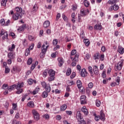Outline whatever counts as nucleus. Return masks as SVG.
<instances>
[{"label": "nucleus", "instance_id": "obj_29", "mask_svg": "<svg viewBox=\"0 0 124 124\" xmlns=\"http://www.w3.org/2000/svg\"><path fill=\"white\" fill-rule=\"evenodd\" d=\"M71 17L72 19L71 20L73 23H75V20H76V15H75V13H73L71 15Z\"/></svg>", "mask_w": 124, "mask_h": 124}, {"label": "nucleus", "instance_id": "obj_12", "mask_svg": "<svg viewBox=\"0 0 124 124\" xmlns=\"http://www.w3.org/2000/svg\"><path fill=\"white\" fill-rule=\"evenodd\" d=\"M80 75L81 77H87V76H88V72H87V70H86V69L83 68L81 70V73Z\"/></svg>", "mask_w": 124, "mask_h": 124}, {"label": "nucleus", "instance_id": "obj_57", "mask_svg": "<svg viewBox=\"0 0 124 124\" xmlns=\"http://www.w3.org/2000/svg\"><path fill=\"white\" fill-rule=\"evenodd\" d=\"M93 82H90L88 84V88L90 89H93Z\"/></svg>", "mask_w": 124, "mask_h": 124}, {"label": "nucleus", "instance_id": "obj_54", "mask_svg": "<svg viewBox=\"0 0 124 124\" xmlns=\"http://www.w3.org/2000/svg\"><path fill=\"white\" fill-rule=\"evenodd\" d=\"M61 13H58L57 16H56V21H59V20L60 19V18L61 17Z\"/></svg>", "mask_w": 124, "mask_h": 124}, {"label": "nucleus", "instance_id": "obj_35", "mask_svg": "<svg viewBox=\"0 0 124 124\" xmlns=\"http://www.w3.org/2000/svg\"><path fill=\"white\" fill-rule=\"evenodd\" d=\"M39 91H40V88L39 87H37L34 91H33L32 92V94H33L34 95L35 94H36V93H38V92H39Z\"/></svg>", "mask_w": 124, "mask_h": 124}, {"label": "nucleus", "instance_id": "obj_41", "mask_svg": "<svg viewBox=\"0 0 124 124\" xmlns=\"http://www.w3.org/2000/svg\"><path fill=\"white\" fill-rule=\"evenodd\" d=\"M84 43H85L86 46H89V45H90V41L89 40V39H85L84 40Z\"/></svg>", "mask_w": 124, "mask_h": 124}, {"label": "nucleus", "instance_id": "obj_51", "mask_svg": "<svg viewBox=\"0 0 124 124\" xmlns=\"http://www.w3.org/2000/svg\"><path fill=\"white\" fill-rule=\"evenodd\" d=\"M48 74L47 73V71L46 70H45L43 73V76L44 78H46V77H47Z\"/></svg>", "mask_w": 124, "mask_h": 124}, {"label": "nucleus", "instance_id": "obj_19", "mask_svg": "<svg viewBox=\"0 0 124 124\" xmlns=\"http://www.w3.org/2000/svg\"><path fill=\"white\" fill-rule=\"evenodd\" d=\"M81 111L84 113V115H87L89 114V112H88V109H87L86 106H84L82 108Z\"/></svg>", "mask_w": 124, "mask_h": 124}, {"label": "nucleus", "instance_id": "obj_24", "mask_svg": "<svg viewBox=\"0 0 124 124\" xmlns=\"http://www.w3.org/2000/svg\"><path fill=\"white\" fill-rule=\"evenodd\" d=\"M27 106L30 108H33L34 107V103L33 101H30L28 103Z\"/></svg>", "mask_w": 124, "mask_h": 124}, {"label": "nucleus", "instance_id": "obj_18", "mask_svg": "<svg viewBox=\"0 0 124 124\" xmlns=\"http://www.w3.org/2000/svg\"><path fill=\"white\" fill-rule=\"evenodd\" d=\"M122 67L123 62H119L116 66V69H117V70H121Z\"/></svg>", "mask_w": 124, "mask_h": 124}, {"label": "nucleus", "instance_id": "obj_21", "mask_svg": "<svg viewBox=\"0 0 124 124\" xmlns=\"http://www.w3.org/2000/svg\"><path fill=\"white\" fill-rule=\"evenodd\" d=\"M15 11H16V12H17V13H18V14H20L21 15V13H22L23 10L21 7H16L15 8Z\"/></svg>", "mask_w": 124, "mask_h": 124}, {"label": "nucleus", "instance_id": "obj_27", "mask_svg": "<svg viewBox=\"0 0 124 124\" xmlns=\"http://www.w3.org/2000/svg\"><path fill=\"white\" fill-rule=\"evenodd\" d=\"M33 82L34 84H36V80H33L32 79L30 78L28 80L29 85H32V84H33Z\"/></svg>", "mask_w": 124, "mask_h": 124}, {"label": "nucleus", "instance_id": "obj_39", "mask_svg": "<svg viewBox=\"0 0 124 124\" xmlns=\"http://www.w3.org/2000/svg\"><path fill=\"white\" fill-rule=\"evenodd\" d=\"M95 104L97 107H100V104H101V102L99 100H96Z\"/></svg>", "mask_w": 124, "mask_h": 124}, {"label": "nucleus", "instance_id": "obj_31", "mask_svg": "<svg viewBox=\"0 0 124 124\" xmlns=\"http://www.w3.org/2000/svg\"><path fill=\"white\" fill-rule=\"evenodd\" d=\"M77 85L78 89H81V88H82V82H81V80H78L77 81Z\"/></svg>", "mask_w": 124, "mask_h": 124}, {"label": "nucleus", "instance_id": "obj_36", "mask_svg": "<svg viewBox=\"0 0 124 124\" xmlns=\"http://www.w3.org/2000/svg\"><path fill=\"white\" fill-rule=\"evenodd\" d=\"M3 35L4 36L2 38L3 40H4V39H8V33H7V32H5Z\"/></svg>", "mask_w": 124, "mask_h": 124}, {"label": "nucleus", "instance_id": "obj_63", "mask_svg": "<svg viewBox=\"0 0 124 124\" xmlns=\"http://www.w3.org/2000/svg\"><path fill=\"white\" fill-rule=\"evenodd\" d=\"M120 34V32H119L117 30H116L115 31H114V35H115V36H118Z\"/></svg>", "mask_w": 124, "mask_h": 124}, {"label": "nucleus", "instance_id": "obj_1", "mask_svg": "<svg viewBox=\"0 0 124 124\" xmlns=\"http://www.w3.org/2000/svg\"><path fill=\"white\" fill-rule=\"evenodd\" d=\"M46 45V46H45ZM49 44L47 42V41L45 42V44H44L41 48V52L40 54V57L41 59H43L45 57V54L47 52V49L49 48Z\"/></svg>", "mask_w": 124, "mask_h": 124}, {"label": "nucleus", "instance_id": "obj_49", "mask_svg": "<svg viewBox=\"0 0 124 124\" xmlns=\"http://www.w3.org/2000/svg\"><path fill=\"white\" fill-rule=\"evenodd\" d=\"M9 72H10V69L8 68V67L6 66L5 69V73L7 74L8 73H9Z\"/></svg>", "mask_w": 124, "mask_h": 124}, {"label": "nucleus", "instance_id": "obj_47", "mask_svg": "<svg viewBox=\"0 0 124 124\" xmlns=\"http://www.w3.org/2000/svg\"><path fill=\"white\" fill-rule=\"evenodd\" d=\"M11 21H10V19H8L7 21L5 22V24L4 26H8L9 25H10V23Z\"/></svg>", "mask_w": 124, "mask_h": 124}, {"label": "nucleus", "instance_id": "obj_3", "mask_svg": "<svg viewBox=\"0 0 124 124\" xmlns=\"http://www.w3.org/2000/svg\"><path fill=\"white\" fill-rule=\"evenodd\" d=\"M48 75L49 77L48 78V81L49 82H52V81H54L55 80V75L56 73L54 71L53 69H50L48 72Z\"/></svg>", "mask_w": 124, "mask_h": 124}, {"label": "nucleus", "instance_id": "obj_22", "mask_svg": "<svg viewBox=\"0 0 124 124\" xmlns=\"http://www.w3.org/2000/svg\"><path fill=\"white\" fill-rule=\"evenodd\" d=\"M118 53H120V55H123L124 53V47L119 46L118 48Z\"/></svg>", "mask_w": 124, "mask_h": 124}, {"label": "nucleus", "instance_id": "obj_11", "mask_svg": "<svg viewBox=\"0 0 124 124\" xmlns=\"http://www.w3.org/2000/svg\"><path fill=\"white\" fill-rule=\"evenodd\" d=\"M26 28H27L26 24H23L17 28V31H19V32H22V31H25Z\"/></svg>", "mask_w": 124, "mask_h": 124}, {"label": "nucleus", "instance_id": "obj_61", "mask_svg": "<svg viewBox=\"0 0 124 124\" xmlns=\"http://www.w3.org/2000/svg\"><path fill=\"white\" fill-rule=\"evenodd\" d=\"M43 118L46 119V120H47V119H49V115L48 114H46L44 115L43 116Z\"/></svg>", "mask_w": 124, "mask_h": 124}, {"label": "nucleus", "instance_id": "obj_26", "mask_svg": "<svg viewBox=\"0 0 124 124\" xmlns=\"http://www.w3.org/2000/svg\"><path fill=\"white\" fill-rule=\"evenodd\" d=\"M94 30H99V31H101V29H102V26L99 24H96L94 27Z\"/></svg>", "mask_w": 124, "mask_h": 124}, {"label": "nucleus", "instance_id": "obj_58", "mask_svg": "<svg viewBox=\"0 0 124 124\" xmlns=\"http://www.w3.org/2000/svg\"><path fill=\"white\" fill-rule=\"evenodd\" d=\"M62 17L64 21H67V16H65L64 14H62Z\"/></svg>", "mask_w": 124, "mask_h": 124}, {"label": "nucleus", "instance_id": "obj_48", "mask_svg": "<svg viewBox=\"0 0 124 124\" xmlns=\"http://www.w3.org/2000/svg\"><path fill=\"white\" fill-rule=\"evenodd\" d=\"M27 97H28V94H25L23 95L22 96V98L21 99V101H22V102H24V101H25V99H26V98H27Z\"/></svg>", "mask_w": 124, "mask_h": 124}, {"label": "nucleus", "instance_id": "obj_23", "mask_svg": "<svg viewBox=\"0 0 124 124\" xmlns=\"http://www.w3.org/2000/svg\"><path fill=\"white\" fill-rule=\"evenodd\" d=\"M118 2L119 0H109L108 2L109 4H116Z\"/></svg>", "mask_w": 124, "mask_h": 124}, {"label": "nucleus", "instance_id": "obj_33", "mask_svg": "<svg viewBox=\"0 0 124 124\" xmlns=\"http://www.w3.org/2000/svg\"><path fill=\"white\" fill-rule=\"evenodd\" d=\"M84 6H85V7H89V6H90V2H89L88 0H84Z\"/></svg>", "mask_w": 124, "mask_h": 124}, {"label": "nucleus", "instance_id": "obj_25", "mask_svg": "<svg viewBox=\"0 0 124 124\" xmlns=\"http://www.w3.org/2000/svg\"><path fill=\"white\" fill-rule=\"evenodd\" d=\"M49 26H50V21H49L48 20H46L44 22V28H45L46 29H47V28H48V27H49Z\"/></svg>", "mask_w": 124, "mask_h": 124}, {"label": "nucleus", "instance_id": "obj_62", "mask_svg": "<svg viewBox=\"0 0 124 124\" xmlns=\"http://www.w3.org/2000/svg\"><path fill=\"white\" fill-rule=\"evenodd\" d=\"M66 114H67V115H69V116H71V115H72V111L70 110H66Z\"/></svg>", "mask_w": 124, "mask_h": 124}, {"label": "nucleus", "instance_id": "obj_52", "mask_svg": "<svg viewBox=\"0 0 124 124\" xmlns=\"http://www.w3.org/2000/svg\"><path fill=\"white\" fill-rule=\"evenodd\" d=\"M12 105H13V110H17V107H18L17 104L13 103Z\"/></svg>", "mask_w": 124, "mask_h": 124}, {"label": "nucleus", "instance_id": "obj_16", "mask_svg": "<svg viewBox=\"0 0 124 124\" xmlns=\"http://www.w3.org/2000/svg\"><path fill=\"white\" fill-rule=\"evenodd\" d=\"M88 71L90 74V76L92 78H93L94 77L93 76V67L91 66H89L88 67Z\"/></svg>", "mask_w": 124, "mask_h": 124}, {"label": "nucleus", "instance_id": "obj_43", "mask_svg": "<svg viewBox=\"0 0 124 124\" xmlns=\"http://www.w3.org/2000/svg\"><path fill=\"white\" fill-rule=\"evenodd\" d=\"M82 16H80V15H78V23H82V22H83V20L82 19V17H81Z\"/></svg>", "mask_w": 124, "mask_h": 124}, {"label": "nucleus", "instance_id": "obj_46", "mask_svg": "<svg viewBox=\"0 0 124 124\" xmlns=\"http://www.w3.org/2000/svg\"><path fill=\"white\" fill-rule=\"evenodd\" d=\"M66 74L67 76H69L71 74V69L70 68H68Z\"/></svg>", "mask_w": 124, "mask_h": 124}, {"label": "nucleus", "instance_id": "obj_14", "mask_svg": "<svg viewBox=\"0 0 124 124\" xmlns=\"http://www.w3.org/2000/svg\"><path fill=\"white\" fill-rule=\"evenodd\" d=\"M24 82L18 83L17 84H15L16 89H22L24 87Z\"/></svg>", "mask_w": 124, "mask_h": 124}, {"label": "nucleus", "instance_id": "obj_7", "mask_svg": "<svg viewBox=\"0 0 124 124\" xmlns=\"http://www.w3.org/2000/svg\"><path fill=\"white\" fill-rule=\"evenodd\" d=\"M22 18V15L18 13H16L13 15V20L16 21L18 19H21Z\"/></svg>", "mask_w": 124, "mask_h": 124}, {"label": "nucleus", "instance_id": "obj_55", "mask_svg": "<svg viewBox=\"0 0 124 124\" xmlns=\"http://www.w3.org/2000/svg\"><path fill=\"white\" fill-rule=\"evenodd\" d=\"M52 44L54 46H56L57 44H58V40L57 39H55L54 40H53Z\"/></svg>", "mask_w": 124, "mask_h": 124}, {"label": "nucleus", "instance_id": "obj_5", "mask_svg": "<svg viewBox=\"0 0 124 124\" xmlns=\"http://www.w3.org/2000/svg\"><path fill=\"white\" fill-rule=\"evenodd\" d=\"M32 113L33 115L34 119L35 121H39L40 119V115L38 112L35 109H33L32 110Z\"/></svg>", "mask_w": 124, "mask_h": 124}, {"label": "nucleus", "instance_id": "obj_13", "mask_svg": "<svg viewBox=\"0 0 124 124\" xmlns=\"http://www.w3.org/2000/svg\"><path fill=\"white\" fill-rule=\"evenodd\" d=\"M58 61L59 62V63H58L59 66H60V67L62 66V65H63V63L64 62V60L63 59V58H58Z\"/></svg>", "mask_w": 124, "mask_h": 124}, {"label": "nucleus", "instance_id": "obj_53", "mask_svg": "<svg viewBox=\"0 0 124 124\" xmlns=\"http://www.w3.org/2000/svg\"><path fill=\"white\" fill-rule=\"evenodd\" d=\"M0 24L1 25V26H4V25L5 24V20H4V18H2V19H1V20L0 21Z\"/></svg>", "mask_w": 124, "mask_h": 124}, {"label": "nucleus", "instance_id": "obj_28", "mask_svg": "<svg viewBox=\"0 0 124 124\" xmlns=\"http://www.w3.org/2000/svg\"><path fill=\"white\" fill-rule=\"evenodd\" d=\"M14 89H16L15 84L10 86L7 88V90L9 92H12Z\"/></svg>", "mask_w": 124, "mask_h": 124}, {"label": "nucleus", "instance_id": "obj_15", "mask_svg": "<svg viewBox=\"0 0 124 124\" xmlns=\"http://www.w3.org/2000/svg\"><path fill=\"white\" fill-rule=\"evenodd\" d=\"M15 48H16V46L14 44H12L11 46H9L8 51H10V52H14L15 51Z\"/></svg>", "mask_w": 124, "mask_h": 124}, {"label": "nucleus", "instance_id": "obj_37", "mask_svg": "<svg viewBox=\"0 0 124 124\" xmlns=\"http://www.w3.org/2000/svg\"><path fill=\"white\" fill-rule=\"evenodd\" d=\"M100 58V55H99V53H96L94 54L93 57L94 60H98Z\"/></svg>", "mask_w": 124, "mask_h": 124}, {"label": "nucleus", "instance_id": "obj_44", "mask_svg": "<svg viewBox=\"0 0 124 124\" xmlns=\"http://www.w3.org/2000/svg\"><path fill=\"white\" fill-rule=\"evenodd\" d=\"M22 44L24 47H27V46H28V42H27V40L24 39L22 42Z\"/></svg>", "mask_w": 124, "mask_h": 124}, {"label": "nucleus", "instance_id": "obj_60", "mask_svg": "<svg viewBox=\"0 0 124 124\" xmlns=\"http://www.w3.org/2000/svg\"><path fill=\"white\" fill-rule=\"evenodd\" d=\"M95 120L97 121H99L100 120V116L99 115H95Z\"/></svg>", "mask_w": 124, "mask_h": 124}, {"label": "nucleus", "instance_id": "obj_10", "mask_svg": "<svg viewBox=\"0 0 124 124\" xmlns=\"http://www.w3.org/2000/svg\"><path fill=\"white\" fill-rule=\"evenodd\" d=\"M7 57L11 60H14L15 59V53L13 52H9Z\"/></svg>", "mask_w": 124, "mask_h": 124}, {"label": "nucleus", "instance_id": "obj_38", "mask_svg": "<svg viewBox=\"0 0 124 124\" xmlns=\"http://www.w3.org/2000/svg\"><path fill=\"white\" fill-rule=\"evenodd\" d=\"M28 39L30 41H34L35 40V37L31 36V35H29L28 36Z\"/></svg>", "mask_w": 124, "mask_h": 124}, {"label": "nucleus", "instance_id": "obj_40", "mask_svg": "<svg viewBox=\"0 0 124 124\" xmlns=\"http://www.w3.org/2000/svg\"><path fill=\"white\" fill-rule=\"evenodd\" d=\"M37 9H38V7H37V5L35 4L33 7L32 11L33 12H36V11H37Z\"/></svg>", "mask_w": 124, "mask_h": 124}, {"label": "nucleus", "instance_id": "obj_56", "mask_svg": "<svg viewBox=\"0 0 124 124\" xmlns=\"http://www.w3.org/2000/svg\"><path fill=\"white\" fill-rule=\"evenodd\" d=\"M7 88H8V85L4 84L2 86V89L3 90H7Z\"/></svg>", "mask_w": 124, "mask_h": 124}, {"label": "nucleus", "instance_id": "obj_20", "mask_svg": "<svg viewBox=\"0 0 124 124\" xmlns=\"http://www.w3.org/2000/svg\"><path fill=\"white\" fill-rule=\"evenodd\" d=\"M93 71L94 74H95L96 75H98L99 72L98 71V68L97 67V66H94L93 67Z\"/></svg>", "mask_w": 124, "mask_h": 124}, {"label": "nucleus", "instance_id": "obj_64", "mask_svg": "<svg viewBox=\"0 0 124 124\" xmlns=\"http://www.w3.org/2000/svg\"><path fill=\"white\" fill-rule=\"evenodd\" d=\"M13 124H21V123L20 121H17L15 120L13 121Z\"/></svg>", "mask_w": 124, "mask_h": 124}, {"label": "nucleus", "instance_id": "obj_50", "mask_svg": "<svg viewBox=\"0 0 124 124\" xmlns=\"http://www.w3.org/2000/svg\"><path fill=\"white\" fill-rule=\"evenodd\" d=\"M113 10H114L115 11H117V10H118L119 7V6L118 5H116L114 4L113 6Z\"/></svg>", "mask_w": 124, "mask_h": 124}, {"label": "nucleus", "instance_id": "obj_59", "mask_svg": "<svg viewBox=\"0 0 124 124\" xmlns=\"http://www.w3.org/2000/svg\"><path fill=\"white\" fill-rule=\"evenodd\" d=\"M120 81H121V79H120V77H116L117 85H120Z\"/></svg>", "mask_w": 124, "mask_h": 124}, {"label": "nucleus", "instance_id": "obj_17", "mask_svg": "<svg viewBox=\"0 0 124 124\" xmlns=\"http://www.w3.org/2000/svg\"><path fill=\"white\" fill-rule=\"evenodd\" d=\"M100 119L101 121H105V114L103 112V111L101 110L100 111Z\"/></svg>", "mask_w": 124, "mask_h": 124}, {"label": "nucleus", "instance_id": "obj_6", "mask_svg": "<svg viewBox=\"0 0 124 124\" xmlns=\"http://www.w3.org/2000/svg\"><path fill=\"white\" fill-rule=\"evenodd\" d=\"M90 13L89 9H82L80 10V15L82 17H85L86 15H88Z\"/></svg>", "mask_w": 124, "mask_h": 124}, {"label": "nucleus", "instance_id": "obj_9", "mask_svg": "<svg viewBox=\"0 0 124 124\" xmlns=\"http://www.w3.org/2000/svg\"><path fill=\"white\" fill-rule=\"evenodd\" d=\"M77 119L78 121H81V122H84V118L82 117L81 112L80 111H78L77 113Z\"/></svg>", "mask_w": 124, "mask_h": 124}, {"label": "nucleus", "instance_id": "obj_45", "mask_svg": "<svg viewBox=\"0 0 124 124\" xmlns=\"http://www.w3.org/2000/svg\"><path fill=\"white\" fill-rule=\"evenodd\" d=\"M32 62V58H30L27 61V64L28 65H31V64Z\"/></svg>", "mask_w": 124, "mask_h": 124}, {"label": "nucleus", "instance_id": "obj_30", "mask_svg": "<svg viewBox=\"0 0 124 124\" xmlns=\"http://www.w3.org/2000/svg\"><path fill=\"white\" fill-rule=\"evenodd\" d=\"M42 97H43V98H46V97H48V92L44 91L42 93Z\"/></svg>", "mask_w": 124, "mask_h": 124}, {"label": "nucleus", "instance_id": "obj_4", "mask_svg": "<svg viewBox=\"0 0 124 124\" xmlns=\"http://www.w3.org/2000/svg\"><path fill=\"white\" fill-rule=\"evenodd\" d=\"M42 86L45 89L46 92L50 93L51 92V87L50 84L46 83L45 81H43L41 83Z\"/></svg>", "mask_w": 124, "mask_h": 124}, {"label": "nucleus", "instance_id": "obj_42", "mask_svg": "<svg viewBox=\"0 0 124 124\" xmlns=\"http://www.w3.org/2000/svg\"><path fill=\"white\" fill-rule=\"evenodd\" d=\"M17 91L16 92V93H17V94H20V93H23V89H20L18 88V89H16Z\"/></svg>", "mask_w": 124, "mask_h": 124}, {"label": "nucleus", "instance_id": "obj_8", "mask_svg": "<svg viewBox=\"0 0 124 124\" xmlns=\"http://www.w3.org/2000/svg\"><path fill=\"white\" fill-rule=\"evenodd\" d=\"M80 104H87V100L86 99V96L81 95L80 99Z\"/></svg>", "mask_w": 124, "mask_h": 124}, {"label": "nucleus", "instance_id": "obj_2", "mask_svg": "<svg viewBox=\"0 0 124 124\" xmlns=\"http://www.w3.org/2000/svg\"><path fill=\"white\" fill-rule=\"evenodd\" d=\"M76 49L72 50L70 54V59L72 61H75V62H78L79 61V55H77L76 54Z\"/></svg>", "mask_w": 124, "mask_h": 124}, {"label": "nucleus", "instance_id": "obj_32", "mask_svg": "<svg viewBox=\"0 0 124 124\" xmlns=\"http://www.w3.org/2000/svg\"><path fill=\"white\" fill-rule=\"evenodd\" d=\"M67 108V106H66V104H63L61 107L60 109L61 111H65Z\"/></svg>", "mask_w": 124, "mask_h": 124}, {"label": "nucleus", "instance_id": "obj_34", "mask_svg": "<svg viewBox=\"0 0 124 124\" xmlns=\"http://www.w3.org/2000/svg\"><path fill=\"white\" fill-rule=\"evenodd\" d=\"M6 2H7V0H2L1 1V6H6Z\"/></svg>", "mask_w": 124, "mask_h": 124}]
</instances>
